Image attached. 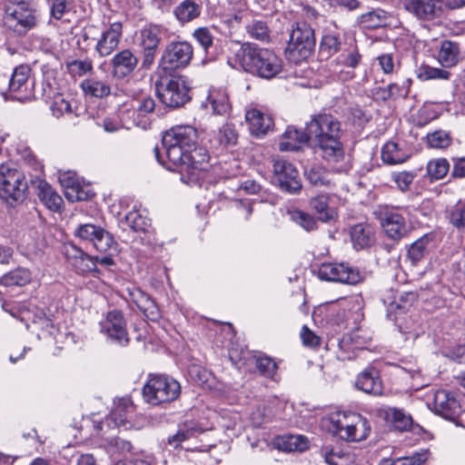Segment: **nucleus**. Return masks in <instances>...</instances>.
<instances>
[{"label":"nucleus","instance_id":"obj_1","mask_svg":"<svg viewBox=\"0 0 465 465\" xmlns=\"http://www.w3.org/2000/svg\"><path fill=\"white\" fill-rule=\"evenodd\" d=\"M197 141L198 132L192 125L173 126L162 140L168 162L192 182L203 178L209 167L208 152L198 146Z\"/></svg>","mask_w":465,"mask_h":465},{"label":"nucleus","instance_id":"obj_13","mask_svg":"<svg viewBox=\"0 0 465 465\" xmlns=\"http://www.w3.org/2000/svg\"><path fill=\"white\" fill-rule=\"evenodd\" d=\"M318 277L327 282L355 285L363 281L362 273L345 262H326L318 269Z\"/></svg>","mask_w":465,"mask_h":465},{"label":"nucleus","instance_id":"obj_35","mask_svg":"<svg viewBox=\"0 0 465 465\" xmlns=\"http://www.w3.org/2000/svg\"><path fill=\"white\" fill-rule=\"evenodd\" d=\"M81 88L84 94L95 98H104L111 94V87L106 82L93 78L83 81Z\"/></svg>","mask_w":465,"mask_h":465},{"label":"nucleus","instance_id":"obj_41","mask_svg":"<svg viewBox=\"0 0 465 465\" xmlns=\"http://www.w3.org/2000/svg\"><path fill=\"white\" fill-rule=\"evenodd\" d=\"M417 77L421 81L428 80H448L450 76V73L447 70L431 67L428 64H421L417 68Z\"/></svg>","mask_w":465,"mask_h":465},{"label":"nucleus","instance_id":"obj_36","mask_svg":"<svg viewBox=\"0 0 465 465\" xmlns=\"http://www.w3.org/2000/svg\"><path fill=\"white\" fill-rule=\"evenodd\" d=\"M381 159L387 164H399L408 159V154L396 143L388 142L381 149Z\"/></svg>","mask_w":465,"mask_h":465},{"label":"nucleus","instance_id":"obj_8","mask_svg":"<svg viewBox=\"0 0 465 465\" xmlns=\"http://www.w3.org/2000/svg\"><path fill=\"white\" fill-rule=\"evenodd\" d=\"M180 392V383L165 375L151 376L143 388L144 401L152 405L171 402L178 398Z\"/></svg>","mask_w":465,"mask_h":465},{"label":"nucleus","instance_id":"obj_32","mask_svg":"<svg viewBox=\"0 0 465 465\" xmlns=\"http://www.w3.org/2000/svg\"><path fill=\"white\" fill-rule=\"evenodd\" d=\"M351 239L357 250L366 248L373 241V230L368 224L358 223L351 228Z\"/></svg>","mask_w":465,"mask_h":465},{"label":"nucleus","instance_id":"obj_3","mask_svg":"<svg viewBox=\"0 0 465 465\" xmlns=\"http://www.w3.org/2000/svg\"><path fill=\"white\" fill-rule=\"evenodd\" d=\"M328 430L346 441H361L371 430L368 421L356 412H337L327 420Z\"/></svg>","mask_w":465,"mask_h":465},{"label":"nucleus","instance_id":"obj_38","mask_svg":"<svg viewBox=\"0 0 465 465\" xmlns=\"http://www.w3.org/2000/svg\"><path fill=\"white\" fill-rule=\"evenodd\" d=\"M282 68V59L271 50H263V79L276 76Z\"/></svg>","mask_w":465,"mask_h":465},{"label":"nucleus","instance_id":"obj_25","mask_svg":"<svg viewBox=\"0 0 465 465\" xmlns=\"http://www.w3.org/2000/svg\"><path fill=\"white\" fill-rule=\"evenodd\" d=\"M384 419L396 430L407 431L413 425L411 416L403 409L389 407L384 410Z\"/></svg>","mask_w":465,"mask_h":465},{"label":"nucleus","instance_id":"obj_12","mask_svg":"<svg viewBox=\"0 0 465 465\" xmlns=\"http://www.w3.org/2000/svg\"><path fill=\"white\" fill-rule=\"evenodd\" d=\"M271 183L282 192L297 193L302 190V183L297 168L282 157H273Z\"/></svg>","mask_w":465,"mask_h":465},{"label":"nucleus","instance_id":"obj_16","mask_svg":"<svg viewBox=\"0 0 465 465\" xmlns=\"http://www.w3.org/2000/svg\"><path fill=\"white\" fill-rule=\"evenodd\" d=\"M402 9L421 22H431L442 15L440 0H401Z\"/></svg>","mask_w":465,"mask_h":465},{"label":"nucleus","instance_id":"obj_56","mask_svg":"<svg viewBox=\"0 0 465 465\" xmlns=\"http://www.w3.org/2000/svg\"><path fill=\"white\" fill-rule=\"evenodd\" d=\"M391 178L401 192H406L409 190L410 185L412 183L415 178V173L411 172L393 173L391 174Z\"/></svg>","mask_w":465,"mask_h":465},{"label":"nucleus","instance_id":"obj_22","mask_svg":"<svg viewBox=\"0 0 465 465\" xmlns=\"http://www.w3.org/2000/svg\"><path fill=\"white\" fill-rule=\"evenodd\" d=\"M138 63V57L132 50L123 49L116 53L112 59V73L117 78H124L134 72Z\"/></svg>","mask_w":465,"mask_h":465},{"label":"nucleus","instance_id":"obj_63","mask_svg":"<svg viewBox=\"0 0 465 465\" xmlns=\"http://www.w3.org/2000/svg\"><path fill=\"white\" fill-rule=\"evenodd\" d=\"M442 354L458 363H465V345H456L443 351Z\"/></svg>","mask_w":465,"mask_h":465},{"label":"nucleus","instance_id":"obj_43","mask_svg":"<svg viewBox=\"0 0 465 465\" xmlns=\"http://www.w3.org/2000/svg\"><path fill=\"white\" fill-rule=\"evenodd\" d=\"M341 46V41L334 35H326L322 37L320 45V55L328 59L330 56L337 53Z\"/></svg>","mask_w":465,"mask_h":465},{"label":"nucleus","instance_id":"obj_18","mask_svg":"<svg viewBox=\"0 0 465 465\" xmlns=\"http://www.w3.org/2000/svg\"><path fill=\"white\" fill-rule=\"evenodd\" d=\"M235 63L245 72L262 76V50L257 45H242L235 54Z\"/></svg>","mask_w":465,"mask_h":465},{"label":"nucleus","instance_id":"obj_21","mask_svg":"<svg viewBox=\"0 0 465 465\" xmlns=\"http://www.w3.org/2000/svg\"><path fill=\"white\" fill-rule=\"evenodd\" d=\"M134 412V406L132 400L128 397L120 398L114 401V408L106 421L108 425L114 423L117 427L129 430L134 427L131 421Z\"/></svg>","mask_w":465,"mask_h":465},{"label":"nucleus","instance_id":"obj_61","mask_svg":"<svg viewBox=\"0 0 465 465\" xmlns=\"http://www.w3.org/2000/svg\"><path fill=\"white\" fill-rule=\"evenodd\" d=\"M450 221L454 227L465 232V203L451 212Z\"/></svg>","mask_w":465,"mask_h":465},{"label":"nucleus","instance_id":"obj_33","mask_svg":"<svg viewBox=\"0 0 465 465\" xmlns=\"http://www.w3.org/2000/svg\"><path fill=\"white\" fill-rule=\"evenodd\" d=\"M40 201L51 211L58 212L63 205L62 197L46 183L41 182L38 186Z\"/></svg>","mask_w":465,"mask_h":465},{"label":"nucleus","instance_id":"obj_23","mask_svg":"<svg viewBox=\"0 0 465 465\" xmlns=\"http://www.w3.org/2000/svg\"><path fill=\"white\" fill-rule=\"evenodd\" d=\"M357 389L371 395L382 394V384L379 372L374 368H367L361 371L355 381Z\"/></svg>","mask_w":465,"mask_h":465},{"label":"nucleus","instance_id":"obj_64","mask_svg":"<svg viewBox=\"0 0 465 465\" xmlns=\"http://www.w3.org/2000/svg\"><path fill=\"white\" fill-rule=\"evenodd\" d=\"M301 338L305 346L316 348L320 345L321 339L313 331H312L306 325L302 328Z\"/></svg>","mask_w":465,"mask_h":465},{"label":"nucleus","instance_id":"obj_6","mask_svg":"<svg viewBox=\"0 0 465 465\" xmlns=\"http://www.w3.org/2000/svg\"><path fill=\"white\" fill-rule=\"evenodd\" d=\"M314 31L305 22H298L291 32L285 51L287 59L293 64L306 61L315 47Z\"/></svg>","mask_w":465,"mask_h":465},{"label":"nucleus","instance_id":"obj_29","mask_svg":"<svg viewBox=\"0 0 465 465\" xmlns=\"http://www.w3.org/2000/svg\"><path fill=\"white\" fill-rule=\"evenodd\" d=\"M201 12V0H183L174 8L173 14L181 23H188L198 18Z\"/></svg>","mask_w":465,"mask_h":465},{"label":"nucleus","instance_id":"obj_28","mask_svg":"<svg viewBox=\"0 0 465 465\" xmlns=\"http://www.w3.org/2000/svg\"><path fill=\"white\" fill-rule=\"evenodd\" d=\"M238 139L237 133L232 124H225L214 133L210 140L211 146L218 151H223L230 146L236 144Z\"/></svg>","mask_w":465,"mask_h":465},{"label":"nucleus","instance_id":"obj_27","mask_svg":"<svg viewBox=\"0 0 465 465\" xmlns=\"http://www.w3.org/2000/svg\"><path fill=\"white\" fill-rule=\"evenodd\" d=\"M460 44L450 40H443L437 54V60L443 67L456 65L460 59Z\"/></svg>","mask_w":465,"mask_h":465},{"label":"nucleus","instance_id":"obj_31","mask_svg":"<svg viewBox=\"0 0 465 465\" xmlns=\"http://www.w3.org/2000/svg\"><path fill=\"white\" fill-rule=\"evenodd\" d=\"M310 207L318 215V220L329 223L337 217L335 209L330 207L327 195L321 194L311 199Z\"/></svg>","mask_w":465,"mask_h":465},{"label":"nucleus","instance_id":"obj_59","mask_svg":"<svg viewBox=\"0 0 465 465\" xmlns=\"http://www.w3.org/2000/svg\"><path fill=\"white\" fill-rule=\"evenodd\" d=\"M72 0H53L51 5V15L60 20L65 13H68Z\"/></svg>","mask_w":465,"mask_h":465},{"label":"nucleus","instance_id":"obj_37","mask_svg":"<svg viewBox=\"0 0 465 465\" xmlns=\"http://www.w3.org/2000/svg\"><path fill=\"white\" fill-rule=\"evenodd\" d=\"M306 179L314 186L331 187L333 183L329 172L321 165H313L304 172Z\"/></svg>","mask_w":465,"mask_h":465},{"label":"nucleus","instance_id":"obj_10","mask_svg":"<svg viewBox=\"0 0 465 465\" xmlns=\"http://www.w3.org/2000/svg\"><path fill=\"white\" fill-rule=\"evenodd\" d=\"M164 30L158 25H148L136 33L135 41L141 54V68L149 70L155 63Z\"/></svg>","mask_w":465,"mask_h":465},{"label":"nucleus","instance_id":"obj_50","mask_svg":"<svg viewBox=\"0 0 465 465\" xmlns=\"http://www.w3.org/2000/svg\"><path fill=\"white\" fill-rule=\"evenodd\" d=\"M361 59L359 54L358 48L352 46L347 50H344L338 57L337 63L350 68H355L358 66Z\"/></svg>","mask_w":465,"mask_h":465},{"label":"nucleus","instance_id":"obj_47","mask_svg":"<svg viewBox=\"0 0 465 465\" xmlns=\"http://www.w3.org/2000/svg\"><path fill=\"white\" fill-rule=\"evenodd\" d=\"M106 451L111 456H118L132 451L133 446L130 441L121 438L111 439L106 444Z\"/></svg>","mask_w":465,"mask_h":465},{"label":"nucleus","instance_id":"obj_54","mask_svg":"<svg viewBox=\"0 0 465 465\" xmlns=\"http://www.w3.org/2000/svg\"><path fill=\"white\" fill-rule=\"evenodd\" d=\"M138 308L143 315L152 322H157L161 319L160 309L150 296L146 299V302Z\"/></svg>","mask_w":465,"mask_h":465},{"label":"nucleus","instance_id":"obj_17","mask_svg":"<svg viewBox=\"0 0 465 465\" xmlns=\"http://www.w3.org/2000/svg\"><path fill=\"white\" fill-rule=\"evenodd\" d=\"M9 91L19 101L29 99L33 95L34 79L31 77V69L21 64L15 68L9 81Z\"/></svg>","mask_w":465,"mask_h":465},{"label":"nucleus","instance_id":"obj_51","mask_svg":"<svg viewBox=\"0 0 465 465\" xmlns=\"http://www.w3.org/2000/svg\"><path fill=\"white\" fill-rule=\"evenodd\" d=\"M98 256H91L84 253L74 263L73 267L80 273L92 272L96 271Z\"/></svg>","mask_w":465,"mask_h":465},{"label":"nucleus","instance_id":"obj_49","mask_svg":"<svg viewBox=\"0 0 465 465\" xmlns=\"http://www.w3.org/2000/svg\"><path fill=\"white\" fill-rule=\"evenodd\" d=\"M427 238H420L411 244L408 249V258L413 265L417 264L424 257L427 251Z\"/></svg>","mask_w":465,"mask_h":465},{"label":"nucleus","instance_id":"obj_62","mask_svg":"<svg viewBox=\"0 0 465 465\" xmlns=\"http://www.w3.org/2000/svg\"><path fill=\"white\" fill-rule=\"evenodd\" d=\"M236 214L244 220H248L252 213V203L251 200H235L233 202Z\"/></svg>","mask_w":465,"mask_h":465},{"label":"nucleus","instance_id":"obj_7","mask_svg":"<svg viewBox=\"0 0 465 465\" xmlns=\"http://www.w3.org/2000/svg\"><path fill=\"white\" fill-rule=\"evenodd\" d=\"M193 56V47L187 41H172L162 52L157 71L160 74H172L186 68Z\"/></svg>","mask_w":465,"mask_h":465},{"label":"nucleus","instance_id":"obj_2","mask_svg":"<svg viewBox=\"0 0 465 465\" xmlns=\"http://www.w3.org/2000/svg\"><path fill=\"white\" fill-rule=\"evenodd\" d=\"M307 130L315 142L316 153L335 171L344 170L342 163L345 152L341 121L331 114L321 113L312 116L307 124Z\"/></svg>","mask_w":465,"mask_h":465},{"label":"nucleus","instance_id":"obj_52","mask_svg":"<svg viewBox=\"0 0 465 465\" xmlns=\"http://www.w3.org/2000/svg\"><path fill=\"white\" fill-rule=\"evenodd\" d=\"M67 70L71 75L80 77L92 72L93 63L90 59L73 60L67 63Z\"/></svg>","mask_w":465,"mask_h":465},{"label":"nucleus","instance_id":"obj_34","mask_svg":"<svg viewBox=\"0 0 465 465\" xmlns=\"http://www.w3.org/2000/svg\"><path fill=\"white\" fill-rule=\"evenodd\" d=\"M389 15L382 9H374L358 17V24L367 29H374L386 25Z\"/></svg>","mask_w":465,"mask_h":465},{"label":"nucleus","instance_id":"obj_15","mask_svg":"<svg viewBox=\"0 0 465 465\" xmlns=\"http://www.w3.org/2000/svg\"><path fill=\"white\" fill-rule=\"evenodd\" d=\"M74 235L79 239L90 242L100 252H107L115 244L114 237L104 228L92 224H80L74 230Z\"/></svg>","mask_w":465,"mask_h":465},{"label":"nucleus","instance_id":"obj_42","mask_svg":"<svg viewBox=\"0 0 465 465\" xmlns=\"http://www.w3.org/2000/svg\"><path fill=\"white\" fill-rule=\"evenodd\" d=\"M288 214L292 222L306 231L310 232L317 229V222L311 214L297 209L289 211Z\"/></svg>","mask_w":465,"mask_h":465},{"label":"nucleus","instance_id":"obj_39","mask_svg":"<svg viewBox=\"0 0 465 465\" xmlns=\"http://www.w3.org/2000/svg\"><path fill=\"white\" fill-rule=\"evenodd\" d=\"M50 109L54 117L59 118L64 114L78 116L77 106H73L72 103L59 94L54 98Z\"/></svg>","mask_w":465,"mask_h":465},{"label":"nucleus","instance_id":"obj_20","mask_svg":"<svg viewBox=\"0 0 465 465\" xmlns=\"http://www.w3.org/2000/svg\"><path fill=\"white\" fill-rule=\"evenodd\" d=\"M109 24V27L102 33L95 45V51L101 57L110 55L117 48L123 34L122 22L110 21Z\"/></svg>","mask_w":465,"mask_h":465},{"label":"nucleus","instance_id":"obj_40","mask_svg":"<svg viewBox=\"0 0 465 465\" xmlns=\"http://www.w3.org/2000/svg\"><path fill=\"white\" fill-rule=\"evenodd\" d=\"M197 432H199V430L196 425L193 422H186L178 429L175 434L168 438V444L173 448H178L182 442L194 437Z\"/></svg>","mask_w":465,"mask_h":465},{"label":"nucleus","instance_id":"obj_30","mask_svg":"<svg viewBox=\"0 0 465 465\" xmlns=\"http://www.w3.org/2000/svg\"><path fill=\"white\" fill-rule=\"evenodd\" d=\"M61 184L64 187V195L70 202L85 201L89 198V193L85 191L74 177L64 174L60 178Z\"/></svg>","mask_w":465,"mask_h":465},{"label":"nucleus","instance_id":"obj_9","mask_svg":"<svg viewBox=\"0 0 465 465\" xmlns=\"http://www.w3.org/2000/svg\"><path fill=\"white\" fill-rule=\"evenodd\" d=\"M406 213V207L387 205L380 207V224L389 239L400 242L409 235L412 227L405 217Z\"/></svg>","mask_w":465,"mask_h":465},{"label":"nucleus","instance_id":"obj_14","mask_svg":"<svg viewBox=\"0 0 465 465\" xmlns=\"http://www.w3.org/2000/svg\"><path fill=\"white\" fill-rule=\"evenodd\" d=\"M432 410L442 418L461 425L460 416L462 413V406L459 400L445 390H438L434 392Z\"/></svg>","mask_w":465,"mask_h":465},{"label":"nucleus","instance_id":"obj_26","mask_svg":"<svg viewBox=\"0 0 465 465\" xmlns=\"http://www.w3.org/2000/svg\"><path fill=\"white\" fill-rule=\"evenodd\" d=\"M286 141H282L279 143L281 151H297L300 149L302 143H306L312 138L311 134L306 131L299 130L295 127L290 126L287 128L283 134Z\"/></svg>","mask_w":465,"mask_h":465},{"label":"nucleus","instance_id":"obj_4","mask_svg":"<svg viewBox=\"0 0 465 465\" xmlns=\"http://www.w3.org/2000/svg\"><path fill=\"white\" fill-rule=\"evenodd\" d=\"M4 6L3 24L6 31L25 36L37 25L35 12L22 0H7Z\"/></svg>","mask_w":465,"mask_h":465},{"label":"nucleus","instance_id":"obj_60","mask_svg":"<svg viewBox=\"0 0 465 465\" xmlns=\"http://www.w3.org/2000/svg\"><path fill=\"white\" fill-rule=\"evenodd\" d=\"M411 84V79H406L402 81L401 84L399 83H393L390 84L389 86V93L392 95V99H397L399 97H406L410 91V86Z\"/></svg>","mask_w":465,"mask_h":465},{"label":"nucleus","instance_id":"obj_24","mask_svg":"<svg viewBox=\"0 0 465 465\" xmlns=\"http://www.w3.org/2000/svg\"><path fill=\"white\" fill-rule=\"evenodd\" d=\"M268 447L286 452L303 451L308 448V440L302 435H282L273 438Z\"/></svg>","mask_w":465,"mask_h":465},{"label":"nucleus","instance_id":"obj_48","mask_svg":"<svg viewBox=\"0 0 465 465\" xmlns=\"http://www.w3.org/2000/svg\"><path fill=\"white\" fill-rule=\"evenodd\" d=\"M128 225L135 232H146L151 221L136 211L129 212L125 217Z\"/></svg>","mask_w":465,"mask_h":465},{"label":"nucleus","instance_id":"obj_46","mask_svg":"<svg viewBox=\"0 0 465 465\" xmlns=\"http://www.w3.org/2000/svg\"><path fill=\"white\" fill-rule=\"evenodd\" d=\"M450 164L446 159H436L430 161L427 165V173L433 180L443 178L448 171Z\"/></svg>","mask_w":465,"mask_h":465},{"label":"nucleus","instance_id":"obj_44","mask_svg":"<svg viewBox=\"0 0 465 465\" xmlns=\"http://www.w3.org/2000/svg\"><path fill=\"white\" fill-rule=\"evenodd\" d=\"M416 300V294L414 292H404L400 295L398 301L391 302L388 306V316L391 318L392 313L405 312L407 308Z\"/></svg>","mask_w":465,"mask_h":465},{"label":"nucleus","instance_id":"obj_5","mask_svg":"<svg viewBox=\"0 0 465 465\" xmlns=\"http://www.w3.org/2000/svg\"><path fill=\"white\" fill-rule=\"evenodd\" d=\"M26 191L24 173L13 163L0 164V198L14 206L25 200Z\"/></svg>","mask_w":465,"mask_h":465},{"label":"nucleus","instance_id":"obj_55","mask_svg":"<svg viewBox=\"0 0 465 465\" xmlns=\"http://www.w3.org/2000/svg\"><path fill=\"white\" fill-rule=\"evenodd\" d=\"M193 36L205 51L213 45V35L211 30L207 27H199L195 29Z\"/></svg>","mask_w":465,"mask_h":465},{"label":"nucleus","instance_id":"obj_19","mask_svg":"<svg viewBox=\"0 0 465 465\" xmlns=\"http://www.w3.org/2000/svg\"><path fill=\"white\" fill-rule=\"evenodd\" d=\"M100 325L101 331L106 333L109 338L116 341L120 344L128 342L126 322L121 311H110L105 320L101 322Z\"/></svg>","mask_w":465,"mask_h":465},{"label":"nucleus","instance_id":"obj_53","mask_svg":"<svg viewBox=\"0 0 465 465\" xmlns=\"http://www.w3.org/2000/svg\"><path fill=\"white\" fill-rule=\"evenodd\" d=\"M427 141L430 147L443 149L447 148L450 143L451 138L448 133L445 131H435L432 134H429L427 135Z\"/></svg>","mask_w":465,"mask_h":465},{"label":"nucleus","instance_id":"obj_58","mask_svg":"<svg viewBox=\"0 0 465 465\" xmlns=\"http://www.w3.org/2000/svg\"><path fill=\"white\" fill-rule=\"evenodd\" d=\"M278 365L273 359L263 355V378L271 379L272 381L278 383L280 375L277 372Z\"/></svg>","mask_w":465,"mask_h":465},{"label":"nucleus","instance_id":"obj_45","mask_svg":"<svg viewBox=\"0 0 465 465\" xmlns=\"http://www.w3.org/2000/svg\"><path fill=\"white\" fill-rule=\"evenodd\" d=\"M245 121L248 124L250 133L256 137L262 134V112L256 108L246 110Z\"/></svg>","mask_w":465,"mask_h":465},{"label":"nucleus","instance_id":"obj_57","mask_svg":"<svg viewBox=\"0 0 465 465\" xmlns=\"http://www.w3.org/2000/svg\"><path fill=\"white\" fill-rule=\"evenodd\" d=\"M207 100L213 114H223L227 112L228 103L224 95L211 94Z\"/></svg>","mask_w":465,"mask_h":465},{"label":"nucleus","instance_id":"obj_11","mask_svg":"<svg viewBox=\"0 0 465 465\" xmlns=\"http://www.w3.org/2000/svg\"><path fill=\"white\" fill-rule=\"evenodd\" d=\"M155 89L158 99L167 107H181L190 100V88L186 79L181 75L156 81Z\"/></svg>","mask_w":465,"mask_h":465}]
</instances>
